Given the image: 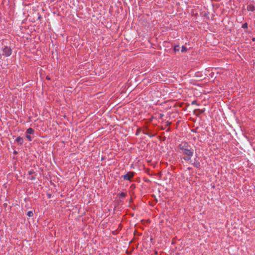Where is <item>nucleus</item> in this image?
Masks as SVG:
<instances>
[{"mask_svg": "<svg viewBox=\"0 0 255 255\" xmlns=\"http://www.w3.org/2000/svg\"><path fill=\"white\" fill-rule=\"evenodd\" d=\"M179 149L181 150L182 152L186 155L183 158L185 160H189L191 159V156L193 154V150L192 149L190 146L186 142H182L178 146Z\"/></svg>", "mask_w": 255, "mask_h": 255, "instance_id": "1", "label": "nucleus"}, {"mask_svg": "<svg viewBox=\"0 0 255 255\" xmlns=\"http://www.w3.org/2000/svg\"><path fill=\"white\" fill-rule=\"evenodd\" d=\"M3 54L5 56H9L11 54V49L10 47L5 46L2 50Z\"/></svg>", "mask_w": 255, "mask_h": 255, "instance_id": "2", "label": "nucleus"}, {"mask_svg": "<svg viewBox=\"0 0 255 255\" xmlns=\"http://www.w3.org/2000/svg\"><path fill=\"white\" fill-rule=\"evenodd\" d=\"M134 175L133 172H128L123 176V178L127 180H131Z\"/></svg>", "mask_w": 255, "mask_h": 255, "instance_id": "3", "label": "nucleus"}, {"mask_svg": "<svg viewBox=\"0 0 255 255\" xmlns=\"http://www.w3.org/2000/svg\"><path fill=\"white\" fill-rule=\"evenodd\" d=\"M15 140H16V142H17L20 144H22L23 143V138L22 137H20V136L17 137L16 138Z\"/></svg>", "mask_w": 255, "mask_h": 255, "instance_id": "4", "label": "nucleus"}, {"mask_svg": "<svg viewBox=\"0 0 255 255\" xmlns=\"http://www.w3.org/2000/svg\"><path fill=\"white\" fill-rule=\"evenodd\" d=\"M247 9L249 10V11H253L255 9V6L252 5V4H250L249 5H248L247 6Z\"/></svg>", "mask_w": 255, "mask_h": 255, "instance_id": "5", "label": "nucleus"}, {"mask_svg": "<svg viewBox=\"0 0 255 255\" xmlns=\"http://www.w3.org/2000/svg\"><path fill=\"white\" fill-rule=\"evenodd\" d=\"M27 134H33L34 133V130L32 128H28L26 130Z\"/></svg>", "mask_w": 255, "mask_h": 255, "instance_id": "6", "label": "nucleus"}, {"mask_svg": "<svg viewBox=\"0 0 255 255\" xmlns=\"http://www.w3.org/2000/svg\"><path fill=\"white\" fill-rule=\"evenodd\" d=\"M181 52H186L187 50V48H186V47L184 46H182V47H181Z\"/></svg>", "mask_w": 255, "mask_h": 255, "instance_id": "7", "label": "nucleus"}, {"mask_svg": "<svg viewBox=\"0 0 255 255\" xmlns=\"http://www.w3.org/2000/svg\"><path fill=\"white\" fill-rule=\"evenodd\" d=\"M180 48H181V47L179 45H176L174 47V50L175 51H179L180 50Z\"/></svg>", "mask_w": 255, "mask_h": 255, "instance_id": "8", "label": "nucleus"}, {"mask_svg": "<svg viewBox=\"0 0 255 255\" xmlns=\"http://www.w3.org/2000/svg\"><path fill=\"white\" fill-rule=\"evenodd\" d=\"M27 215L29 217H32L33 215V213L32 211H30L27 212Z\"/></svg>", "mask_w": 255, "mask_h": 255, "instance_id": "9", "label": "nucleus"}, {"mask_svg": "<svg viewBox=\"0 0 255 255\" xmlns=\"http://www.w3.org/2000/svg\"><path fill=\"white\" fill-rule=\"evenodd\" d=\"M26 138H27L29 140H30V141L31 140V137L29 134H27L26 135Z\"/></svg>", "mask_w": 255, "mask_h": 255, "instance_id": "10", "label": "nucleus"}, {"mask_svg": "<svg viewBox=\"0 0 255 255\" xmlns=\"http://www.w3.org/2000/svg\"><path fill=\"white\" fill-rule=\"evenodd\" d=\"M195 112H198V114H201L203 112V111H201V110H196L195 111Z\"/></svg>", "mask_w": 255, "mask_h": 255, "instance_id": "11", "label": "nucleus"}, {"mask_svg": "<svg viewBox=\"0 0 255 255\" xmlns=\"http://www.w3.org/2000/svg\"><path fill=\"white\" fill-rule=\"evenodd\" d=\"M247 25H248L247 23H244V24L243 25L242 27H243V28H246V27H247Z\"/></svg>", "mask_w": 255, "mask_h": 255, "instance_id": "12", "label": "nucleus"}, {"mask_svg": "<svg viewBox=\"0 0 255 255\" xmlns=\"http://www.w3.org/2000/svg\"><path fill=\"white\" fill-rule=\"evenodd\" d=\"M194 165L196 167H198L199 166V163L198 162H196L195 163Z\"/></svg>", "mask_w": 255, "mask_h": 255, "instance_id": "13", "label": "nucleus"}, {"mask_svg": "<svg viewBox=\"0 0 255 255\" xmlns=\"http://www.w3.org/2000/svg\"><path fill=\"white\" fill-rule=\"evenodd\" d=\"M120 195L121 197H124L126 196V194L124 193H122Z\"/></svg>", "mask_w": 255, "mask_h": 255, "instance_id": "14", "label": "nucleus"}, {"mask_svg": "<svg viewBox=\"0 0 255 255\" xmlns=\"http://www.w3.org/2000/svg\"><path fill=\"white\" fill-rule=\"evenodd\" d=\"M196 103H197V101H195V100H194V101H192V105H193V104H196Z\"/></svg>", "mask_w": 255, "mask_h": 255, "instance_id": "15", "label": "nucleus"}, {"mask_svg": "<svg viewBox=\"0 0 255 255\" xmlns=\"http://www.w3.org/2000/svg\"><path fill=\"white\" fill-rule=\"evenodd\" d=\"M32 173H33V172H32V171H29V174H31Z\"/></svg>", "mask_w": 255, "mask_h": 255, "instance_id": "16", "label": "nucleus"}, {"mask_svg": "<svg viewBox=\"0 0 255 255\" xmlns=\"http://www.w3.org/2000/svg\"><path fill=\"white\" fill-rule=\"evenodd\" d=\"M34 179V177H32L31 178V180Z\"/></svg>", "mask_w": 255, "mask_h": 255, "instance_id": "17", "label": "nucleus"}]
</instances>
